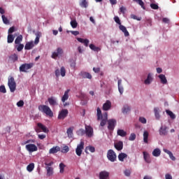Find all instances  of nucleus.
Instances as JSON below:
<instances>
[{"mask_svg":"<svg viewBox=\"0 0 179 179\" xmlns=\"http://www.w3.org/2000/svg\"><path fill=\"white\" fill-rule=\"evenodd\" d=\"M38 110L39 111H41V113L48 115V117H52L54 115L52 110H51V108L48 106L40 105L38 106Z\"/></svg>","mask_w":179,"mask_h":179,"instance_id":"nucleus-1","label":"nucleus"},{"mask_svg":"<svg viewBox=\"0 0 179 179\" xmlns=\"http://www.w3.org/2000/svg\"><path fill=\"white\" fill-rule=\"evenodd\" d=\"M8 86L10 89V92L11 93H15L16 90V82L15 81V78L13 77L8 78Z\"/></svg>","mask_w":179,"mask_h":179,"instance_id":"nucleus-2","label":"nucleus"},{"mask_svg":"<svg viewBox=\"0 0 179 179\" xmlns=\"http://www.w3.org/2000/svg\"><path fill=\"white\" fill-rule=\"evenodd\" d=\"M34 66V63H25L22 64L20 66V72H24L27 73V72H29V69H31Z\"/></svg>","mask_w":179,"mask_h":179,"instance_id":"nucleus-3","label":"nucleus"},{"mask_svg":"<svg viewBox=\"0 0 179 179\" xmlns=\"http://www.w3.org/2000/svg\"><path fill=\"white\" fill-rule=\"evenodd\" d=\"M83 149H85V141H83V140H81L80 143L77 145V147L76 148V154L77 155V156H82Z\"/></svg>","mask_w":179,"mask_h":179,"instance_id":"nucleus-4","label":"nucleus"},{"mask_svg":"<svg viewBox=\"0 0 179 179\" xmlns=\"http://www.w3.org/2000/svg\"><path fill=\"white\" fill-rule=\"evenodd\" d=\"M107 158L110 162L114 163L117 160V154L113 150H109L107 153Z\"/></svg>","mask_w":179,"mask_h":179,"instance_id":"nucleus-5","label":"nucleus"},{"mask_svg":"<svg viewBox=\"0 0 179 179\" xmlns=\"http://www.w3.org/2000/svg\"><path fill=\"white\" fill-rule=\"evenodd\" d=\"M55 75L56 78H59V76L64 78V76L66 75V70L65 69V67L62 66L60 70L57 69L55 71Z\"/></svg>","mask_w":179,"mask_h":179,"instance_id":"nucleus-6","label":"nucleus"},{"mask_svg":"<svg viewBox=\"0 0 179 179\" xmlns=\"http://www.w3.org/2000/svg\"><path fill=\"white\" fill-rule=\"evenodd\" d=\"M62 54H64V50L61 48H57L56 51L52 52L51 57L53 59H57L58 57H62Z\"/></svg>","mask_w":179,"mask_h":179,"instance_id":"nucleus-7","label":"nucleus"},{"mask_svg":"<svg viewBox=\"0 0 179 179\" xmlns=\"http://www.w3.org/2000/svg\"><path fill=\"white\" fill-rule=\"evenodd\" d=\"M85 135L87 138H92L94 135L93 127L85 124Z\"/></svg>","mask_w":179,"mask_h":179,"instance_id":"nucleus-8","label":"nucleus"},{"mask_svg":"<svg viewBox=\"0 0 179 179\" xmlns=\"http://www.w3.org/2000/svg\"><path fill=\"white\" fill-rule=\"evenodd\" d=\"M25 149H27V150L29 152V153H33V152H37V150H38V148L34 144L26 145Z\"/></svg>","mask_w":179,"mask_h":179,"instance_id":"nucleus-9","label":"nucleus"},{"mask_svg":"<svg viewBox=\"0 0 179 179\" xmlns=\"http://www.w3.org/2000/svg\"><path fill=\"white\" fill-rule=\"evenodd\" d=\"M68 109H62L59 112L58 120H65L68 117Z\"/></svg>","mask_w":179,"mask_h":179,"instance_id":"nucleus-10","label":"nucleus"},{"mask_svg":"<svg viewBox=\"0 0 179 179\" xmlns=\"http://www.w3.org/2000/svg\"><path fill=\"white\" fill-rule=\"evenodd\" d=\"M152 82H153V73H149L146 79L144 80V85L149 86V85L152 84Z\"/></svg>","mask_w":179,"mask_h":179,"instance_id":"nucleus-11","label":"nucleus"},{"mask_svg":"<svg viewBox=\"0 0 179 179\" xmlns=\"http://www.w3.org/2000/svg\"><path fill=\"white\" fill-rule=\"evenodd\" d=\"M115 124H117V120L114 119L109 120L108 121V129H109V131L114 130V128H115Z\"/></svg>","mask_w":179,"mask_h":179,"instance_id":"nucleus-12","label":"nucleus"},{"mask_svg":"<svg viewBox=\"0 0 179 179\" xmlns=\"http://www.w3.org/2000/svg\"><path fill=\"white\" fill-rule=\"evenodd\" d=\"M78 75L79 77L82 78L83 79H92V74L86 71H80V73Z\"/></svg>","mask_w":179,"mask_h":179,"instance_id":"nucleus-13","label":"nucleus"},{"mask_svg":"<svg viewBox=\"0 0 179 179\" xmlns=\"http://www.w3.org/2000/svg\"><path fill=\"white\" fill-rule=\"evenodd\" d=\"M99 179H110V173L107 171H102L99 173Z\"/></svg>","mask_w":179,"mask_h":179,"instance_id":"nucleus-14","label":"nucleus"},{"mask_svg":"<svg viewBox=\"0 0 179 179\" xmlns=\"http://www.w3.org/2000/svg\"><path fill=\"white\" fill-rule=\"evenodd\" d=\"M48 101L49 102L50 106H52V107H54V106H58V100L54 96L48 98Z\"/></svg>","mask_w":179,"mask_h":179,"instance_id":"nucleus-15","label":"nucleus"},{"mask_svg":"<svg viewBox=\"0 0 179 179\" xmlns=\"http://www.w3.org/2000/svg\"><path fill=\"white\" fill-rule=\"evenodd\" d=\"M115 148L116 150H122L124 149V143L122 141H118L114 144Z\"/></svg>","mask_w":179,"mask_h":179,"instance_id":"nucleus-16","label":"nucleus"},{"mask_svg":"<svg viewBox=\"0 0 179 179\" xmlns=\"http://www.w3.org/2000/svg\"><path fill=\"white\" fill-rule=\"evenodd\" d=\"M102 108L103 111H108V110L111 108V101L107 100L106 103H103Z\"/></svg>","mask_w":179,"mask_h":179,"instance_id":"nucleus-17","label":"nucleus"},{"mask_svg":"<svg viewBox=\"0 0 179 179\" xmlns=\"http://www.w3.org/2000/svg\"><path fill=\"white\" fill-rule=\"evenodd\" d=\"M159 135L161 136H166L167 135V126L164 125V126H161V127L159 128Z\"/></svg>","mask_w":179,"mask_h":179,"instance_id":"nucleus-18","label":"nucleus"},{"mask_svg":"<svg viewBox=\"0 0 179 179\" xmlns=\"http://www.w3.org/2000/svg\"><path fill=\"white\" fill-rule=\"evenodd\" d=\"M143 159L145 163H148V164L151 163L150 155H149L148 152L146 151L143 152Z\"/></svg>","mask_w":179,"mask_h":179,"instance_id":"nucleus-19","label":"nucleus"},{"mask_svg":"<svg viewBox=\"0 0 179 179\" xmlns=\"http://www.w3.org/2000/svg\"><path fill=\"white\" fill-rule=\"evenodd\" d=\"M162 110H160V108L155 107L154 108V114L156 120H160V113Z\"/></svg>","mask_w":179,"mask_h":179,"instance_id":"nucleus-20","label":"nucleus"},{"mask_svg":"<svg viewBox=\"0 0 179 179\" xmlns=\"http://www.w3.org/2000/svg\"><path fill=\"white\" fill-rule=\"evenodd\" d=\"M117 86L120 94H122L124 93V87L122 86V80L119 79L117 81Z\"/></svg>","mask_w":179,"mask_h":179,"instance_id":"nucleus-21","label":"nucleus"},{"mask_svg":"<svg viewBox=\"0 0 179 179\" xmlns=\"http://www.w3.org/2000/svg\"><path fill=\"white\" fill-rule=\"evenodd\" d=\"M119 29L121 30V31H122V33H124L125 37H128V36H129V32H128V30H127V27H125V26L120 24Z\"/></svg>","mask_w":179,"mask_h":179,"instance_id":"nucleus-22","label":"nucleus"},{"mask_svg":"<svg viewBox=\"0 0 179 179\" xmlns=\"http://www.w3.org/2000/svg\"><path fill=\"white\" fill-rule=\"evenodd\" d=\"M163 150L165 153L169 155L171 160H172L173 162H176V157H174V155H173V152H171V151H170L166 148H164Z\"/></svg>","mask_w":179,"mask_h":179,"instance_id":"nucleus-23","label":"nucleus"},{"mask_svg":"<svg viewBox=\"0 0 179 179\" xmlns=\"http://www.w3.org/2000/svg\"><path fill=\"white\" fill-rule=\"evenodd\" d=\"M69 92H71V90H67L65 91L63 96L62 97V103H65L68 99H69Z\"/></svg>","mask_w":179,"mask_h":179,"instance_id":"nucleus-24","label":"nucleus"},{"mask_svg":"<svg viewBox=\"0 0 179 179\" xmlns=\"http://www.w3.org/2000/svg\"><path fill=\"white\" fill-rule=\"evenodd\" d=\"M59 150H60L59 146H54L50 149L49 153L50 155H55V153H58Z\"/></svg>","mask_w":179,"mask_h":179,"instance_id":"nucleus-25","label":"nucleus"},{"mask_svg":"<svg viewBox=\"0 0 179 179\" xmlns=\"http://www.w3.org/2000/svg\"><path fill=\"white\" fill-rule=\"evenodd\" d=\"M152 155L154 157H159L162 155V150H160V148H155L152 151Z\"/></svg>","mask_w":179,"mask_h":179,"instance_id":"nucleus-26","label":"nucleus"},{"mask_svg":"<svg viewBox=\"0 0 179 179\" xmlns=\"http://www.w3.org/2000/svg\"><path fill=\"white\" fill-rule=\"evenodd\" d=\"M77 41H79V43L84 44V45H85V47L89 46V43H90L89 39H83L82 38H77Z\"/></svg>","mask_w":179,"mask_h":179,"instance_id":"nucleus-27","label":"nucleus"},{"mask_svg":"<svg viewBox=\"0 0 179 179\" xmlns=\"http://www.w3.org/2000/svg\"><path fill=\"white\" fill-rule=\"evenodd\" d=\"M158 78L160 79L161 83H162V85H167V78L164 74H159Z\"/></svg>","mask_w":179,"mask_h":179,"instance_id":"nucleus-28","label":"nucleus"},{"mask_svg":"<svg viewBox=\"0 0 179 179\" xmlns=\"http://www.w3.org/2000/svg\"><path fill=\"white\" fill-rule=\"evenodd\" d=\"M131 111V107L128 105H124L122 109L123 114H128Z\"/></svg>","mask_w":179,"mask_h":179,"instance_id":"nucleus-29","label":"nucleus"},{"mask_svg":"<svg viewBox=\"0 0 179 179\" xmlns=\"http://www.w3.org/2000/svg\"><path fill=\"white\" fill-rule=\"evenodd\" d=\"M143 142L144 143H148L149 141V132H148V131H144L143 134Z\"/></svg>","mask_w":179,"mask_h":179,"instance_id":"nucleus-30","label":"nucleus"},{"mask_svg":"<svg viewBox=\"0 0 179 179\" xmlns=\"http://www.w3.org/2000/svg\"><path fill=\"white\" fill-rule=\"evenodd\" d=\"M34 47V42L31 41V42H27L25 44L24 46V50H31Z\"/></svg>","mask_w":179,"mask_h":179,"instance_id":"nucleus-31","label":"nucleus"},{"mask_svg":"<svg viewBox=\"0 0 179 179\" xmlns=\"http://www.w3.org/2000/svg\"><path fill=\"white\" fill-rule=\"evenodd\" d=\"M45 169L47 170V176H48V177H51V176L54 174V168L51 166H47Z\"/></svg>","mask_w":179,"mask_h":179,"instance_id":"nucleus-32","label":"nucleus"},{"mask_svg":"<svg viewBox=\"0 0 179 179\" xmlns=\"http://www.w3.org/2000/svg\"><path fill=\"white\" fill-rule=\"evenodd\" d=\"M9 59L12 61V62H16L19 59V57L17 56V54L13 53L9 57Z\"/></svg>","mask_w":179,"mask_h":179,"instance_id":"nucleus-33","label":"nucleus"},{"mask_svg":"<svg viewBox=\"0 0 179 179\" xmlns=\"http://www.w3.org/2000/svg\"><path fill=\"white\" fill-rule=\"evenodd\" d=\"M79 5L81 8H87L89 6V3L86 1V0H80Z\"/></svg>","mask_w":179,"mask_h":179,"instance_id":"nucleus-34","label":"nucleus"},{"mask_svg":"<svg viewBox=\"0 0 179 179\" xmlns=\"http://www.w3.org/2000/svg\"><path fill=\"white\" fill-rule=\"evenodd\" d=\"M117 134L119 136H122V138H124L127 135V131H124V129H117Z\"/></svg>","mask_w":179,"mask_h":179,"instance_id":"nucleus-35","label":"nucleus"},{"mask_svg":"<svg viewBox=\"0 0 179 179\" xmlns=\"http://www.w3.org/2000/svg\"><path fill=\"white\" fill-rule=\"evenodd\" d=\"M117 157L120 162H124V159H127V157H128V155H127L126 153L122 152L119 154Z\"/></svg>","mask_w":179,"mask_h":179,"instance_id":"nucleus-36","label":"nucleus"},{"mask_svg":"<svg viewBox=\"0 0 179 179\" xmlns=\"http://www.w3.org/2000/svg\"><path fill=\"white\" fill-rule=\"evenodd\" d=\"M66 134L69 138H73V127H69L66 131Z\"/></svg>","mask_w":179,"mask_h":179,"instance_id":"nucleus-37","label":"nucleus"},{"mask_svg":"<svg viewBox=\"0 0 179 179\" xmlns=\"http://www.w3.org/2000/svg\"><path fill=\"white\" fill-rule=\"evenodd\" d=\"M90 50H92V51H95L96 52H99V51H101V48L96 47L94 44L90 45Z\"/></svg>","mask_w":179,"mask_h":179,"instance_id":"nucleus-38","label":"nucleus"},{"mask_svg":"<svg viewBox=\"0 0 179 179\" xmlns=\"http://www.w3.org/2000/svg\"><path fill=\"white\" fill-rule=\"evenodd\" d=\"M36 38H35V41H34V44L36 45H37V44H38V43H40V37H41V32H37L36 34Z\"/></svg>","mask_w":179,"mask_h":179,"instance_id":"nucleus-39","label":"nucleus"},{"mask_svg":"<svg viewBox=\"0 0 179 179\" xmlns=\"http://www.w3.org/2000/svg\"><path fill=\"white\" fill-rule=\"evenodd\" d=\"M166 113L167 115L170 116V118H171V120H176V115L171 110H166Z\"/></svg>","mask_w":179,"mask_h":179,"instance_id":"nucleus-40","label":"nucleus"},{"mask_svg":"<svg viewBox=\"0 0 179 179\" xmlns=\"http://www.w3.org/2000/svg\"><path fill=\"white\" fill-rule=\"evenodd\" d=\"M15 36L12 35V34H8V37H7V43L8 44L12 43L13 41H14L15 40Z\"/></svg>","mask_w":179,"mask_h":179,"instance_id":"nucleus-41","label":"nucleus"},{"mask_svg":"<svg viewBox=\"0 0 179 179\" xmlns=\"http://www.w3.org/2000/svg\"><path fill=\"white\" fill-rule=\"evenodd\" d=\"M97 120H103V115L101 114V110L100 108L96 109Z\"/></svg>","mask_w":179,"mask_h":179,"instance_id":"nucleus-42","label":"nucleus"},{"mask_svg":"<svg viewBox=\"0 0 179 179\" xmlns=\"http://www.w3.org/2000/svg\"><path fill=\"white\" fill-rule=\"evenodd\" d=\"M23 41V36L19 35L15 40V44H20Z\"/></svg>","mask_w":179,"mask_h":179,"instance_id":"nucleus-43","label":"nucleus"},{"mask_svg":"<svg viewBox=\"0 0 179 179\" xmlns=\"http://www.w3.org/2000/svg\"><path fill=\"white\" fill-rule=\"evenodd\" d=\"M27 170L29 173H31L34 170V163H31L27 166Z\"/></svg>","mask_w":179,"mask_h":179,"instance_id":"nucleus-44","label":"nucleus"},{"mask_svg":"<svg viewBox=\"0 0 179 179\" xmlns=\"http://www.w3.org/2000/svg\"><path fill=\"white\" fill-rule=\"evenodd\" d=\"M38 128L42 129L43 132H48V129H47V127L45 126H44L43 124L38 123Z\"/></svg>","mask_w":179,"mask_h":179,"instance_id":"nucleus-45","label":"nucleus"},{"mask_svg":"<svg viewBox=\"0 0 179 179\" xmlns=\"http://www.w3.org/2000/svg\"><path fill=\"white\" fill-rule=\"evenodd\" d=\"M86 134V131L83 129H80L78 131H77V135L79 136H83V135Z\"/></svg>","mask_w":179,"mask_h":179,"instance_id":"nucleus-46","label":"nucleus"},{"mask_svg":"<svg viewBox=\"0 0 179 179\" xmlns=\"http://www.w3.org/2000/svg\"><path fill=\"white\" fill-rule=\"evenodd\" d=\"M70 24L73 29H76L78 27V22H76V20H71Z\"/></svg>","mask_w":179,"mask_h":179,"instance_id":"nucleus-47","label":"nucleus"},{"mask_svg":"<svg viewBox=\"0 0 179 179\" xmlns=\"http://www.w3.org/2000/svg\"><path fill=\"white\" fill-rule=\"evenodd\" d=\"M134 1V2H136V3H138V5H140V6H141V8L143 9H145V3H143V1L142 0H133Z\"/></svg>","mask_w":179,"mask_h":179,"instance_id":"nucleus-48","label":"nucleus"},{"mask_svg":"<svg viewBox=\"0 0 179 179\" xmlns=\"http://www.w3.org/2000/svg\"><path fill=\"white\" fill-rule=\"evenodd\" d=\"M59 173H61V174L64 173V169H65V165L64 164V163H60L59 165Z\"/></svg>","mask_w":179,"mask_h":179,"instance_id":"nucleus-49","label":"nucleus"},{"mask_svg":"<svg viewBox=\"0 0 179 179\" xmlns=\"http://www.w3.org/2000/svg\"><path fill=\"white\" fill-rule=\"evenodd\" d=\"M1 19L4 24H9V20H8V17H6L4 15H1Z\"/></svg>","mask_w":179,"mask_h":179,"instance_id":"nucleus-50","label":"nucleus"},{"mask_svg":"<svg viewBox=\"0 0 179 179\" xmlns=\"http://www.w3.org/2000/svg\"><path fill=\"white\" fill-rule=\"evenodd\" d=\"M23 48H24V45L22 43H19L18 45H17V51H18L19 52H20V51H22Z\"/></svg>","mask_w":179,"mask_h":179,"instance_id":"nucleus-51","label":"nucleus"},{"mask_svg":"<svg viewBox=\"0 0 179 179\" xmlns=\"http://www.w3.org/2000/svg\"><path fill=\"white\" fill-rule=\"evenodd\" d=\"M136 139V134L131 133L129 137V141H135Z\"/></svg>","mask_w":179,"mask_h":179,"instance_id":"nucleus-52","label":"nucleus"},{"mask_svg":"<svg viewBox=\"0 0 179 179\" xmlns=\"http://www.w3.org/2000/svg\"><path fill=\"white\" fill-rule=\"evenodd\" d=\"M87 150L91 152V153H94L96 152V148L92 145L87 146Z\"/></svg>","mask_w":179,"mask_h":179,"instance_id":"nucleus-53","label":"nucleus"},{"mask_svg":"<svg viewBox=\"0 0 179 179\" xmlns=\"http://www.w3.org/2000/svg\"><path fill=\"white\" fill-rule=\"evenodd\" d=\"M68 152H69V147H68L67 145H65L64 147H63V148L62 150V153H68Z\"/></svg>","mask_w":179,"mask_h":179,"instance_id":"nucleus-54","label":"nucleus"},{"mask_svg":"<svg viewBox=\"0 0 179 179\" xmlns=\"http://www.w3.org/2000/svg\"><path fill=\"white\" fill-rule=\"evenodd\" d=\"M0 93H6V88L5 87V85L0 86Z\"/></svg>","mask_w":179,"mask_h":179,"instance_id":"nucleus-55","label":"nucleus"},{"mask_svg":"<svg viewBox=\"0 0 179 179\" xmlns=\"http://www.w3.org/2000/svg\"><path fill=\"white\" fill-rule=\"evenodd\" d=\"M124 174L126 177H129L131 176V170L129 169L124 170Z\"/></svg>","mask_w":179,"mask_h":179,"instance_id":"nucleus-56","label":"nucleus"},{"mask_svg":"<svg viewBox=\"0 0 179 179\" xmlns=\"http://www.w3.org/2000/svg\"><path fill=\"white\" fill-rule=\"evenodd\" d=\"M114 20H115V23H117L119 25H121V20H120V17L118 16H115Z\"/></svg>","mask_w":179,"mask_h":179,"instance_id":"nucleus-57","label":"nucleus"},{"mask_svg":"<svg viewBox=\"0 0 179 179\" xmlns=\"http://www.w3.org/2000/svg\"><path fill=\"white\" fill-rule=\"evenodd\" d=\"M138 120H139V122H141V124H146L147 122L146 118L143 117H140Z\"/></svg>","mask_w":179,"mask_h":179,"instance_id":"nucleus-58","label":"nucleus"},{"mask_svg":"<svg viewBox=\"0 0 179 179\" xmlns=\"http://www.w3.org/2000/svg\"><path fill=\"white\" fill-rule=\"evenodd\" d=\"M17 107H23V106H24V102L22 100H20L17 103Z\"/></svg>","mask_w":179,"mask_h":179,"instance_id":"nucleus-59","label":"nucleus"},{"mask_svg":"<svg viewBox=\"0 0 179 179\" xmlns=\"http://www.w3.org/2000/svg\"><path fill=\"white\" fill-rule=\"evenodd\" d=\"M162 22H163V23L169 24L170 23V19H169L167 17H164V18H162Z\"/></svg>","mask_w":179,"mask_h":179,"instance_id":"nucleus-60","label":"nucleus"},{"mask_svg":"<svg viewBox=\"0 0 179 179\" xmlns=\"http://www.w3.org/2000/svg\"><path fill=\"white\" fill-rule=\"evenodd\" d=\"M100 120H101L100 126L104 127V125H106V124H107V120H106L105 119H100Z\"/></svg>","mask_w":179,"mask_h":179,"instance_id":"nucleus-61","label":"nucleus"},{"mask_svg":"<svg viewBox=\"0 0 179 179\" xmlns=\"http://www.w3.org/2000/svg\"><path fill=\"white\" fill-rule=\"evenodd\" d=\"M150 7L152 8V9H159V6H157V4L155 3H151Z\"/></svg>","mask_w":179,"mask_h":179,"instance_id":"nucleus-62","label":"nucleus"},{"mask_svg":"<svg viewBox=\"0 0 179 179\" xmlns=\"http://www.w3.org/2000/svg\"><path fill=\"white\" fill-rule=\"evenodd\" d=\"M15 32V27H11L9 29H8V34H12V33Z\"/></svg>","mask_w":179,"mask_h":179,"instance_id":"nucleus-63","label":"nucleus"},{"mask_svg":"<svg viewBox=\"0 0 179 179\" xmlns=\"http://www.w3.org/2000/svg\"><path fill=\"white\" fill-rule=\"evenodd\" d=\"M165 179H173V176L170 173L165 174Z\"/></svg>","mask_w":179,"mask_h":179,"instance_id":"nucleus-64","label":"nucleus"}]
</instances>
